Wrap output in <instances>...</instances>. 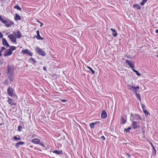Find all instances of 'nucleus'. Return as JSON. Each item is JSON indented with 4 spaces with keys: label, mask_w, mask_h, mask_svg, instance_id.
<instances>
[{
    "label": "nucleus",
    "mask_w": 158,
    "mask_h": 158,
    "mask_svg": "<svg viewBox=\"0 0 158 158\" xmlns=\"http://www.w3.org/2000/svg\"><path fill=\"white\" fill-rule=\"evenodd\" d=\"M143 134H144V133H145V131H143Z\"/></svg>",
    "instance_id": "nucleus-53"
},
{
    "label": "nucleus",
    "mask_w": 158,
    "mask_h": 158,
    "mask_svg": "<svg viewBox=\"0 0 158 158\" xmlns=\"http://www.w3.org/2000/svg\"><path fill=\"white\" fill-rule=\"evenodd\" d=\"M141 106H142V108L143 110V111L144 110L145 108V105L143 104H141Z\"/></svg>",
    "instance_id": "nucleus-38"
},
{
    "label": "nucleus",
    "mask_w": 158,
    "mask_h": 158,
    "mask_svg": "<svg viewBox=\"0 0 158 158\" xmlns=\"http://www.w3.org/2000/svg\"><path fill=\"white\" fill-rule=\"evenodd\" d=\"M143 111V112L145 114V116H148V115H150L149 113L148 112V111L147 110H145Z\"/></svg>",
    "instance_id": "nucleus-29"
},
{
    "label": "nucleus",
    "mask_w": 158,
    "mask_h": 158,
    "mask_svg": "<svg viewBox=\"0 0 158 158\" xmlns=\"http://www.w3.org/2000/svg\"><path fill=\"white\" fill-rule=\"evenodd\" d=\"M22 130V126H19L18 127L17 129V131H21Z\"/></svg>",
    "instance_id": "nucleus-36"
},
{
    "label": "nucleus",
    "mask_w": 158,
    "mask_h": 158,
    "mask_svg": "<svg viewBox=\"0 0 158 158\" xmlns=\"http://www.w3.org/2000/svg\"><path fill=\"white\" fill-rule=\"evenodd\" d=\"M10 48L9 49H10L11 52L15 50L16 49V47L14 46H10Z\"/></svg>",
    "instance_id": "nucleus-31"
},
{
    "label": "nucleus",
    "mask_w": 158,
    "mask_h": 158,
    "mask_svg": "<svg viewBox=\"0 0 158 158\" xmlns=\"http://www.w3.org/2000/svg\"><path fill=\"white\" fill-rule=\"evenodd\" d=\"M35 51L36 53L39 55L44 56H45L46 55V53L43 50L39 47H37L35 49Z\"/></svg>",
    "instance_id": "nucleus-4"
},
{
    "label": "nucleus",
    "mask_w": 158,
    "mask_h": 158,
    "mask_svg": "<svg viewBox=\"0 0 158 158\" xmlns=\"http://www.w3.org/2000/svg\"><path fill=\"white\" fill-rule=\"evenodd\" d=\"M94 126H95V125H94V123H90L89 124V126L90 127V128H94Z\"/></svg>",
    "instance_id": "nucleus-37"
},
{
    "label": "nucleus",
    "mask_w": 158,
    "mask_h": 158,
    "mask_svg": "<svg viewBox=\"0 0 158 158\" xmlns=\"http://www.w3.org/2000/svg\"><path fill=\"white\" fill-rule=\"evenodd\" d=\"M24 144H25V143L24 142L21 141L16 143L15 146L16 148H18L20 145H22Z\"/></svg>",
    "instance_id": "nucleus-18"
},
{
    "label": "nucleus",
    "mask_w": 158,
    "mask_h": 158,
    "mask_svg": "<svg viewBox=\"0 0 158 158\" xmlns=\"http://www.w3.org/2000/svg\"><path fill=\"white\" fill-rule=\"evenodd\" d=\"M154 149V152H155V153H156V150L155 148H154V149Z\"/></svg>",
    "instance_id": "nucleus-51"
},
{
    "label": "nucleus",
    "mask_w": 158,
    "mask_h": 158,
    "mask_svg": "<svg viewBox=\"0 0 158 158\" xmlns=\"http://www.w3.org/2000/svg\"><path fill=\"white\" fill-rule=\"evenodd\" d=\"M135 95H136V98H137L140 100V101H141V99L140 95L139 94H138L137 93V92H135Z\"/></svg>",
    "instance_id": "nucleus-25"
},
{
    "label": "nucleus",
    "mask_w": 158,
    "mask_h": 158,
    "mask_svg": "<svg viewBox=\"0 0 158 158\" xmlns=\"http://www.w3.org/2000/svg\"><path fill=\"white\" fill-rule=\"evenodd\" d=\"M36 33H37V36L35 35V36H34V37H36V39H38L41 36H40V32H39V30H38L37 31H36Z\"/></svg>",
    "instance_id": "nucleus-26"
},
{
    "label": "nucleus",
    "mask_w": 158,
    "mask_h": 158,
    "mask_svg": "<svg viewBox=\"0 0 158 158\" xmlns=\"http://www.w3.org/2000/svg\"><path fill=\"white\" fill-rule=\"evenodd\" d=\"M88 69H89L90 70H91L92 73V74H94L95 73V72L94 70L91 67H90L88 66L87 67Z\"/></svg>",
    "instance_id": "nucleus-32"
},
{
    "label": "nucleus",
    "mask_w": 158,
    "mask_h": 158,
    "mask_svg": "<svg viewBox=\"0 0 158 158\" xmlns=\"http://www.w3.org/2000/svg\"><path fill=\"white\" fill-rule=\"evenodd\" d=\"M126 154L128 157H130V156H131V155H130L128 153H126Z\"/></svg>",
    "instance_id": "nucleus-47"
},
{
    "label": "nucleus",
    "mask_w": 158,
    "mask_h": 158,
    "mask_svg": "<svg viewBox=\"0 0 158 158\" xmlns=\"http://www.w3.org/2000/svg\"><path fill=\"white\" fill-rule=\"evenodd\" d=\"M14 74L8 75V77L9 79L10 80L11 82L14 81L15 79V77L14 76Z\"/></svg>",
    "instance_id": "nucleus-16"
},
{
    "label": "nucleus",
    "mask_w": 158,
    "mask_h": 158,
    "mask_svg": "<svg viewBox=\"0 0 158 158\" xmlns=\"http://www.w3.org/2000/svg\"><path fill=\"white\" fill-rule=\"evenodd\" d=\"M14 19L15 20H19L21 19L20 16L17 13L15 14V16L14 17Z\"/></svg>",
    "instance_id": "nucleus-22"
},
{
    "label": "nucleus",
    "mask_w": 158,
    "mask_h": 158,
    "mask_svg": "<svg viewBox=\"0 0 158 158\" xmlns=\"http://www.w3.org/2000/svg\"><path fill=\"white\" fill-rule=\"evenodd\" d=\"M61 101H62V102H66V101L65 100V99H63V100H61Z\"/></svg>",
    "instance_id": "nucleus-48"
},
{
    "label": "nucleus",
    "mask_w": 158,
    "mask_h": 158,
    "mask_svg": "<svg viewBox=\"0 0 158 158\" xmlns=\"http://www.w3.org/2000/svg\"><path fill=\"white\" fill-rule=\"evenodd\" d=\"M37 22L40 24V27H42L43 25L44 24L43 23L40 21L39 20H37Z\"/></svg>",
    "instance_id": "nucleus-39"
},
{
    "label": "nucleus",
    "mask_w": 158,
    "mask_h": 158,
    "mask_svg": "<svg viewBox=\"0 0 158 158\" xmlns=\"http://www.w3.org/2000/svg\"><path fill=\"white\" fill-rule=\"evenodd\" d=\"M8 38L10 39L11 41L14 42H16V37L13 34L9 35L8 36Z\"/></svg>",
    "instance_id": "nucleus-7"
},
{
    "label": "nucleus",
    "mask_w": 158,
    "mask_h": 158,
    "mask_svg": "<svg viewBox=\"0 0 158 158\" xmlns=\"http://www.w3.org/2000/svg\"><path fill=\"white\" fill-rule=\"evenodd\" d=\"M132 125L133 128L134 129H136L138 127V125L137 124V122L136 121H133L132 122Z\"/></svg>",
    "instance_id": "nucleus-19"
},
{
    "label": "nucleus",
    "mask_w": 158,
    "mask_h": 158,
    "mask_svg": "<svg viewBox=\"0 0 158 158\" xmlns=\"http://www.w3.org/2000/svg\"><path fill=\"white\" fill-rule=\"evenodd\" d=\"M34 137V136H32V137H31V138H33Z\"/></svg>",
    "instance_id": "nucleus-55"
},
{
    "label": "nucleus",
    "mask_w": 158,
    "mask_h": 158,
    "mask_svg": "<svg viewBox=\"0 0 158 158\" xmlns=\"http://www.w3.org/2000/svg\"><path fill=\"white\" fill-rule=\"evenodd\" d=\"M110 30L112 32V35L114 37H115L117 36V31L115 30H114L112 28H111L110 29Z\"/></svg>",
    "instance_id": "nucleus-17"
},
{
    "label": "nucleus",
    "mask_w": 158,
    "mask_h": 158,
    "mask_svg": "<svg viewBox=\"0 0 158 158\" xmlns=\"http://www.w3.org/2000/svg\"><path fill=\"white\" fill-rule=\"evenodd\" d=\"M52 152L54 153L59 155L62 153V150H55L53 151Z\"/></svg>",
    "instance_id": "nucleus-21"
},
{
    "label": "nucleus",
    "mask_w": 158,
    "mask_h": 158,
    "mask_svg": "<svg viewBox=\"0 0 158 158\" xmlns=\"http://www.w3.org/2000/svg\"><path fill=\"white\" fill-rule=\"evenodd\" d=\"M132 70L133 71H134V72H135L136 75L138 76H140L141 75V74L137 70H136L134 69H132Z\"/></svg>",
    "instance_id": "nucleus-28"
},
{
    "label": "nucleus",
    "mask_w": 158,
    "mask_h": 158,
    "mask_svg": "<svg viewBox=\"0 0 158 158\" xmlns=\"http://www.w3.org/2000/svg\"><path fill=\"white\" fill-rule=\"evenodd\" d=\"M101 138L102 140L103 141L105 140L106 139L105 137L103 135H102V136H101Z\"/></svg>",
    "instance_id": "nucleus-41"
},
{
    "label": "nucleus",
    "mask_w": 158,
    "mask_h": 158,
    "mask_svg": "<svg viewBox=\"0 0 158 158\" xmlns=\"http://www.w3.org/2000/svg\"><path fill=\"white\" fill-rule=\"evenodd\" d=\"M156 56L158 58V55H156Z\"/></svg>",
    "instance_id": "nucleus-57"
},
{
    "label": "nucleus",
    "mask_w": 158,
    "mask_h": 158,
    "mask_svg": "<svg viewBox=\"0 0 158 158\" xmlns=\"http://www.w3.org/2000/svg\"><path fill=\"white\" fill-rule=\"evenodd\" d=\"M2 43L3 45L6 46V48H8L10 46V45L7 42L6 39L4 38H2Z\"/></svg>",
    "instance_id": "nucleus-11"
},
{
    "label": "nucleus",
    "mask_w": 158,
    "mask_h": 158,
    "mask_svg": "<svg viewBox=\"0 0 158 158\" xmlns=\"http://www.w3.org/2000/svg\"><path fill=\"white\" fill-rule=\"evenodd\" d=\"M31 142L34 144H39L40 140L38 139L35 138L31 140Z\"/></svg>",
    "instance_id": "nucleus-14"
},
{
    "label": "nucleus",
    "mask_w": 158,
    "mask_h": 158,
    "mask_svg": "<svg viewBox=\"0 0 158 158\" xmlns=\"http://www.w3.org/2000/svg\"><path fill=\"white\" fill-rule=\"evenodd\" d=\"M127 117L125 115L121 116L120 118V123L122 124L125 123L127 122Z\"/></svg>",
    "instance_id": "nucleus-9"
},
{
    "label": "nucleus",
    "mask_w": 158,
    "mask_h": 158,
    "mask_svg": "<svg viewBox=\"0 0 158 158\" xmlns=\"http://www.w3.org/2000/svg\"><path fill=\"white\" fill-rule=\"evenodd\" d=\"M131 116L130 117V119L131 120H138L139 119L141 120V118L140 116L137 114H135L133 115L132 113H131Z\"/></svg>",
    "instance_id": "nucleus-5"
},
{
    "label": "nucleus",
    "mask_w": 158,
    "mask_h": 158,
    "mask_svg": "<svg viewBox=\"0 0 158 158\" xmlns=\"http://www.w3.org/2000/svg\"><path fill=\"white\" fill-rule=\"evenodd\" d=\"M39 144H40V145H41L42 147H43V148L45 149H46V146H45L44 145V143L43 142H40V143H39Z\"/></svg>",
    "instance_id": "nucleus-30"
},
{
    "label": "nucleus",
    "mask_w": 158,
    "mask_h": 158,
    "mask_svg": "<svg viewBox=\"0 0 158 158\" xmlns=\"http://www.w3.org/2000/svg\"><path fill=\"white\" fill-rule=\"evenodd\" d=\"M7 93L8 95L11 97L16 96L15 90L10 86L7 89Z\"/></svg>",
    "instance_id": "nucleus-3"
},
{
    "label": "nucleus",
    "mask_w": 158,
    "mask_h": 158,
    "mask_svg": "<svg viewBox=\"0 0 158 158\" xmlns=\"http://www.w3.org/2000/svg\"><path fill=\"white\" fill-rule=\"evenodd\" d=\"M6 49L4 47H2L1 48V50H0V52L1 53L3 51L5 50Z\"/></svg>",
    "instance_id": "nucleus-40"
},
{
    "label": "nucleus",
    "mask_w": 158,
    "mask_h": 158,
    "mask_svg": "<svg viewBox=\"0 0 158 158\" xmlns=\"http://www.w3.org/2000/svg\"><path fill=\"white\" fill-rule=\"evenodd\" d=\"M147 0H142V1L140 2V4L141 6H143L144 5L146 2H147Z\"/></svg>",
    "instance_id": "nucleus-34"
},
{
    "label": "nucleus",
    "mask_w": 158,
    "mask_h": 158,
    "mask_svg": "<svg viewBox=\"0 0 158 158\" xmlns=\"http://www.w3.org/2000/svg\"><path fill=\"white\" fill-rule=\"evenodd\" d=\"M43 69L44 70V71H47L46 70V67L45 66H44L43 68Z\"/></svg>",
    "instance_id": "nucleus-46"
},
{
    "label": "nucleus",
    "mask_w": 158,
    "mask_h": 158,
    "mask_svg": "<svg viewBox=\"0 0 158 158\" xmlns=\"http://www.w3.org/2000/svg\"><path fill=\"white\" fill-rule=\"evenodd\" d=\"M131 129V127H129L127 129H125V131L127 132H129L130 130Z\"/></svg>",
    "instance_id": "nucleus-35"
},
{
    "label": "nucleus",
    "mask_w": 158,
    "mask_h": 158,
    "mask_svg": "<svg viewBox=\"0 0 158 158\" xmlns=\"http://www.w3.org/2000/svg\"><path fill=\"white\" fill-rule=\"evenodd\" d=\"M5 81H6V82H7V80H5Z\"/></svg>",
    "instance_id": "nucleus-58"
},
{
    "label": "nucleus",
    "mask_w": 158,
    "mask_h": 158,
    "mask_svg": "<svg viewBox=\"0 0 158 158\" xmlns=\"http://www.w3.org/2000/svg\"><path fill=\"white\" fill-rule=\"evenodd\" d=\"M12 54V52L11 51L10 49H6L5 51V52L4 54V56H10Z\"/></svg>",
    "instance_id": "nucleus-10"
},
{
    "label": "nucleus",
    "mask_w": 158,
    "mask_h": 158,
    "mask_svg": "<svg viewBox=\"0 0 158 158\" xmlns=\"http://www.w3.org/2000/svg\"><path fill=\"white\" fill-rule=\"evenodd\" d=\"M13 139L15 140V141H18V140H21L20 136L17 135L13 137Z\"/></svg>",
    "instance_id": "nucleus-23"
},
{
    "label": "nucleus",
    "mask_w": 158,
    "mask_h": 158,
    "mask_svg": "<svg viewBox=\"0 0 158 158\" xmlns=\"http://www.w3.org/2000/svg\"><path fill=\"white\" fill-rule=\"evenodd\" d=\"M15 35L18 39L20 38L22 36L21 34L19 31H18Z\"/></svg>",
    "instance_id": "nucleus-20"
},
{
    "label": "nucleus",
    "mask_w": 158,
    "mask_h": 158,
    "mask_svg": "<svg viewBox=\"0 0 158 158\" xmlns=\"http://www.w3.org/2000/svg\"><path fill=\"white\" fill-rule=\"evenodd\" d=\"M135 92H137V89H139V87L138 86H137L136 87H135Z\"/></svg>",
    "instance_id": "nucleus-43"
},
{
    "label": "nucleus",
    "mask_w": 158,
    "mask_h": 158,
    "mask_svg": "<svg viewBox=\"0 0 158 158\" xmlns=\"http://www.w3.org/2000/svg\"><path fill=\"white\" fill-rule=\"evenodd\" d=\"M133 6L134 7H136L138 10L141 9V7L139 4H135Z\"/></svg>",
    "instance_id": "nucleus-27"
},
{
    "label": "nucleus",
    "mask_w": 158,
    "mask_h": 158,
    "mask_svg": "<svg viewBox=\"0 0 158 158\" xmlns=\"http://www.w3.org/2000/svg\"><path fill=\"white\" fill-rule=\"evenodd\" d=\"M152 146V148H153V149H154V148H155L153 146Z\"/></svg>",
    "instance_id": "nucleus-56"
},
{
    "label": "nucleus",
    "mask_w": 158,
    "mask_h": 158,
    "mask_svg": "<svg viewBox=\"0 0 158 158\" xmlns=\"http://www.w3.org/2000/svg\"><path fill=\"white\" fill-rule=\"evenodd\" d=\"M101 117L102 118H105L107 117V114L105 110H103L101 114Z\"/></svg>",
    "instance_id": "nucleus-15"
},
{
    "label": "nucleus",
    "mask_w": 158,
    "mask_h": 158,
    "mask_svg": "<svg viewBox=\"0 0 158 158\" xmlns=\"http://www.w3.org/2000/svg\"><path fill=\"white\" fill-rule=\"evenodd\" d=\"M4 123H0V126L4 125Z\"/></svg>",
    "instance_id": "nucleus-50"
},
{
    "label": "nucleus",
    "mask_w": 158,
    "mask_h": 158,
    "mask_svg": "<svg viewBox=\"0 0 158 158\" xmlns=\"http://www.w3.org/2000/svg\"><path fill=\"white\" fill-rule=\"evenodd\" d=\"M14 8L17 9L18 10H21V9L20 6L18 5H16L14 6Z\"/></svg>",
    "instance_id": "nucleus-24"
},
{
    "label": "nucleus",
    "mask_w": 158,
    "mask_h": 158,
    "mask_svg": "<svg viewBox=\"0 0 158 158\" xmlns=\"http://www.w3.org/2000/svg\"><path fill=\"white\" fill-rule=\"evenodd\" d=\"M21 52L23 54H27L31 56H32L33 55L32 52L30 50H28V49L22 50L21 51Z\"/></svg>",
    "instance_id": "nucleus-6"
},
{
    "label": "nucleus",
    "mask_w": 158,
    "mask_h": 158,
    "mask_svg": "<svg viewBox=\"0 0 158 158\" xmlns=\"http://www.w3.org/2000/svg\"><path fill=\"white\" fill-rule=\"evenodd\" d=\"M4 84L5 85H8V83H5Z\"/></svg>",
    "instance_id": "nucleus-52"
},
{
    "label": "nucleus",
    "mask_w": 158,
    "mask_h": 158,
    "mask_svg": "<svg viewBox=\"0 0 158 158\" xmlns=\"http://www.w3.org/2000/svg\"><path fill=\"white\" fill-rule=\"evenodd\" d=\"M44 39V38H42V37H41V36L37 40H43Z\"/></svg>",
    "instance_id": "nucleus-45"
},
{
    "label": "nucleus",
    "mask_w": 158,
    "mask_h": 158,
    "mask_svg": "<svg viewBox=\"0 0 158 158\" xmlns=\"http://www.w3.org/2000/svg\"><path fill=\"white\" fill-rule=\"evenodd\" d=\"M0 20L3 24H5V26L7 27H9L13 25H14V22L10 20H6L3 19L1 15H0Z\"/></svg>",
    "instance_id": "nucleus-1"
},
{
    "label": "nucleus",
    "mask_w": 158,
    "mask_h": 158,
    "mask_svg": "<svg viewBox=\"0 0 158 158\" xmlns=\"http://www.w3.org/2000/svg\"><path fill=\"white\" fill-rule=\"evenodd\" d=\"M155 32L156 33H158V29H157L155 30Z\"/></svg>",
    "instance_id": "nucleus-49"
},
{
    "label": "nucleus",
    "mask_w": 158,
    "mask_h": 158,
    "mask_svg": "<svg viewBox=\"0 0 158 158\" xmlns=\"http://www.w3.org/2000/svg\"><path fill=\"white\" fill-rule=\"evenodd\" d=\"M2 53H1L0 52V56H2Z\"/></svg>",
    "instance_id": "nucleus-54"
},
{
    "label": "nucleus",
    "mask_w": 158,
    "mask_h": 158,
    "mask_svg": "<svg viewBox=\"0 0 158 158\" xmlns=\"http://www.w3.org/2000/svg\"><path fill=\"white\" fill-rule=\"evenodd\" d=\"M128 89L132 91L133 92H135V87L133 86L130 85H127Z\"/></svg>",
    "instance_id": "nucleus-13"
},
{
    "label": "nucleus",
    "mask_w": 158,
    "mask_h": 158,
    "mask_svg": "<svg viewBox=\"0 0 158 158\" xmlns=\"http://www.w3.org/2000/svg\"><path fill=\"white\" fill-rule=\"evenodd\" d=\"M29 60L30 61H32L33 62V63H32L33 64L37 62L35 60V59H33L32 57L30 59H29Z\"/></svg>",
    "instance_id": "nucleus-33"
},
{
    "label": "nucleus",
    "mask_w": 158,
    "mask_h": 158,
    "mask_svg": "<svg viewBox=\"0 0 158 158\" xmlns=\"http://www.w3.org/2000/svg\"><path fill=\"white\" fill-rule=\"evenodd\" d=\"M3 35L2 34L1 32H0V38H2L3 37Z\"/></svg>",
    "instance_id": "nucleus-44"
},
{
    "label": "nucleus",
    "mask_w": 158,
    "mask_h": 158,
    "mask_svg": "<svg viewBox=\"0 0 158 158\" xmlns=\"http://www.w3.org/2000/svg\"><path fill=\"white\" fill-rule=\"evenodd\" d=\"M126 62L131 68H134V64L131 61L127 60H126Z\"/></svg>",
    "instance_id": "nucleus-12"
},
{
    "label": "nucleus",
    "mask_w": 158,
    "mask_h": 158,
    "mask_svg": "<svg viewBox=\"0 0 158 158\" xmlns=\"http://www.w3.org/2000/svg\"><path fill=\"white\" fill-rule=\"evenodd\" d=\"M100 123V122L99 121H97L96 122H94V123H93L94 124V125H96L98 123L99 124Z\"/></svg>",
    "instance_id": "nucleus-42"
},
{
    "label": "nucleus",
    "mask_w": 158,
    "mask_h": 158,
    "mask_svg": "<svg viewBox=\"0 0 158 158\" xmlns=\"http://www.w3.org/2000/svg\"><path fill=\"white\" fill-rule=\"evenodd\" d=\"M7 98V100L6 101L9 104L12 106L16 105V103L14 102V99H12L9 97H8Z\"/></svg>",
    "instance_id": "nucleus-8"
},
{
    "label": "nucleus",
    "mask_w": 158,
    "mask_h": 158,
    "mask_svg": "<svg viewBox=\"0 0 158 158\" xmlns=\"http://www.w3.org/2000/svg\"><path fill=\"white\" fill-rule=\"evenodd\" d=\"M15 67L13 66L9 65L7 67V73L8 75L15 74Z\"/></svg>",
    "instance_id": "nucleus-2"
}]
</instances>
